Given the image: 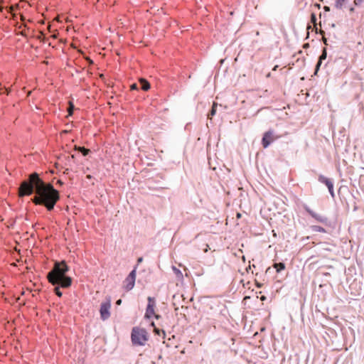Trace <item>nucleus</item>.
<instances>
[{"label":"nucleus","instance_id":"1","mask_svg":"<svg viewBox=\"0 0 364 364\" xmlns=\"http://www.w3.org/2000/svg\"><path fill=\"white\" fill-rule=\"evenodd\" d=\"M35 192L32 199L35 205H43L47 210H53L60 200V193L50 183H45L36 172L28 176L27 180L22 181L18 188V196L23 197L31 196Z\"/></svg>","mask_w":364,"mask_h":364},{"label":"nucleus","instance_id":"2","mask_svg":"<svg viewBox=\"0 0 364 364\" xmlns=\"http://www.w3.org/2000/svg\"><path fill=\"white\" fill-rule=\"evenodd\" d=\"M68 271L69 267L64 260L55 262L52 270L47 274L48 281L53 285L68 288L72 284L71 277L66 276Z\"/></svg>","mask_w":364,"mask_h":364},{"label":"nucleus","instance_id":"3","mask_svg":"<svg viewBox=\"0 0 364 364\" xmlns=\"http://www.w3.org/2000/svg\"><path fill=\"white\" fill-rule=\"evenodd\" d=\"M149 339L148 331L139 326H134L132 329L131 341L134 346H144Z\"/></svg>","mask_w":364,"mask_h":364},{"label":"nucleus","instance_id":"4","mask_svg":"<svg viewBox=\"0 0 364 364\" xmlns=\"http://www.w3.org/2000/svg\"><path fill=\"white\" fill-rule=\"evenodd\" d=\"M350 1L352 4L348 7L350 12H354L356 6H360L364 3V0H336L334 6L337 9H342L346 7Z\"/></svg>","mask_w":364,"mask_h":364},{"label":"nucleus","instance_id":"5","mask_svg":"<svg viewBox=\"0 0 364 364\" xmlns=\"http://www.w3.org/2000/svg\"><path fill=\"white\" fill-rule=\"evenodd\" d=\"M148 304L146 309V312L144 315V318L146 319H150L153 317H155L156 318H159V316L155 314V306H156V301L154 298L149 296L148 299Z\"/></svg>","mask_w":364,"mask_h":364},{"label":"nucleus","instance_id":"6","mask_svg":"<svg viewBox=\"0 0 364 364\" xmlns=\"http://www.w3.org/2000/svg\"><path fill=\"white\" fill-rule=\"evenodd\" d=\"M111 299L107 298L100 305V314L102 320L105 321L110 317Z\"/></svg>","mask_w":364,"mask_h":364},{"label":"nucleus","instance_id":"7","mask_svg":"<svg viewBox=\"0 0 364 364\" xmlns=\"http://www.w3.org/2000/svg\"><path fill=\"white\" fill-rule=\"evenodd\" d=\"M279 136H274L273 132L269 130L263 134L262 139V145L266 149L267 148L275 139H278Z\"/></svg>","mask_w":364,"mask_h":364},{"label":"nucleus","instance_id":"8","mask_svg":"<svg viewBox=\"0 0 364 364\" xmlns=\"http://www.w3.org/2000/svg\"><path fill=\"white\" fill-rule=\"evenodd\" d=\"M135 279H136V268L134 269L127 277L125 279L124 283V288L127 291H129L133 289L135 284Z\"/></svg>","mask_w":364,"mask_h":364},{"label":"nucleus","instance_id":"9","mask_svg":"<svg viewBox=\"0 0 364 364\" xmlns=\"http://www.w3.org/2000/svg\"><path fill=\"white\" fill-rule=\"evenodd\" d=\"M304 210L306 212L311 215L313 218H314L317 222L321 223L323 224H327L328 220L326 217L320 215L316 213L314 211L311 210L307 205H304Z\"/></svg>","mask_w":364,"mask_h":364},{"label":"nucleus","instance_id":"10","mask_svg":"<svg viewBox=\"0 0 364 364\" xmlns=\"http://www.w3.org/2000/svg\"><path fill=\"white\" fill-rule=\"evenodd\" d=\"M318 181L320 183L325 184L327 187L329 185H331V183H333V181L331 178H328L324 176L323 175H319L318 177Z\"/></svg>","mask_w":364,"mask_h":364},{"label":"nucleus","instance_id":"11","mask_svg":"<svg viewBox=\"0 0 364 364\" xmlns=\"http://www.w3.org/2000/svg\"><path fill=\"white\" fill-rule=\"evenodd\" d=\"M139 84L141 86V89L144 91H147L150 89V83L144 78L140 79Z\"/></svg>","mask_w":364,"mask_h":364},{"label":"nucleus","instance_id":"12","mask_svg":"<svg viewBox=\"0 0 364 364\" xmlns=\"http://www.w3.org/2000/svg\"><path fill=\"white\" fill-rule=\"evenodd\" d=\"M326 56H327V51H326V48H323V50H322V53L321 55H320L319 57V60L317 63V65H316V69H318V68L320 67L321 64V62L322 60H325L326 58Z\"/></svg>","mask_w":364,"mask_h":364},{"label":"nucleus","instance_id":"13","mask_svg":"<svg viewBox=\"0 0 364 364\" xmlns=\"http://www.w3.org/2000/svg\"><path fill=\"white\" fill-rule=\"evenodd\" d=\"M273 267L276 269L277 272H280L284 270L286 267L285 264L283 262L274 263Z\"/></svg>","mask_w":364,"mask_h":364},{"label":"nucleus","instance_id":"14","mask_svg":"<svg viewBox=\"0 0 364 364\" xmlns=\"http://www.w3.org/2000/svg\"><path fill=\"white\" fill-rule=\"evenodd\" d=\"M75 149L81 152L83 156H87L90 152V149H86L84 146H75Z\"/></svg>","mask_w":364,"mask_h":364},{"label":"nucleus","instance_id":"15","mask_svg":"<svg viewBox=\"0 0 364 364\" xmlns=\"http://www.w3.org/2000/svg\"><path fill=\"white\" fill-rule=\"evenodd\" d=\"M217 104L215 102L213 103L212 108L210 112L208 114V117L211 119L213 116H214L216 113Z\"/></svg>","mask_w":364,"mask_h":364},{"label":"nucleus","instance_id":"16","mask_svg":"<svg viewBox=\"0 0 364 364\" xmlns=\"http://www.w3.org/2000/svg\"><path fill=\"white\" fill-rule=\"evenodd\" d=\"M311 230L314 232H326V230L319 225H312Z\"/></svg>","mask_w":364,"mask_h":364},{"label":"nucleus","instance_id":"17","mask_svg":"<svg viewBox=\"0 0 364 364\" xmlns=\"http://www.w3.org/2000/svg\"><path fill=\"white\" fill-rule=\"evenodd\" d=\"M173 272H175L176 277L181 279H183V274L182 272H181V270H179L178 269H177L176 267H173Z\"/></svg>","mask_w":364,"mask_h":364},{"label":"nucleus","instance_id":"18","mask_svg":"<svg viewBox=\"0 0 364 364\" xmlns=\"http://www.w3.org/2000/svg\"><path fill=\"white\" fill-rule=\"evenodd\" d=\"M60 287H61L60 285H58L57 287H55L54 289V292L55 294L58 296V297H61L62 295H63V293L62 291H60Z\"/></svg>","mask_w":364,"mask_h":364},{"label":"nucleus","instance_id":"19","mask_svg":"<svg viewBox=\"0 0 364 364\" xmlns=\"http://www.w3.org/2000/svg\"><path fill=\"white\" fill-rule=\"evenodd\" d=\"M327 188L328 189L329 193L331 194V197L334 198L335 193H334V191H333V183H332L331 185H329Z\"/></svg>","mask_w":364,"mask_h":364},{"label":"nucleus","instance_id":"20","mask_svg":"<svg viewBox=\"0 0 364 364\" xmlns=\"http://www.w3.org/2000/svg\"><path fill=\"white\" fill-rule=\"evenodd\" d=\"M73 109H74L73 104L72 102H70L69 107L68 108V115H72L73 114Z\"/></svg>","mask_w":364,"mask_h":364},{"label":"nucleus","instance_id":"21","mask_svg":"<svg viewBox=\"0 0 364 364\" xmlns=\"http://www.w3.org/2000/svg\"><path fill=\"white\" fill-rule=\"evenodd\" d=\"M130 88L131 90H137L138 89V86L136 83H134L132 84L131 86H130Z\"/></svg>","mask_w":364,"mask_h":364},{"label":"nucleus","instance_id":"22","mask_svg":"<svg viewBox=\"0 0 364 364\" xmlns=\"http://www.w3.org/2000/svg\"><path fill=\"white\" fill-rule=\"evenodd\" d=\"M311 21H312L313 23H315V21H316V15H315V14H311Z\"/></svg>","mask_w":364,"mask_h":364},{"label":"nucleus","instance_id":"23","mask_svg":"<svg viewBox=\"0 0 364 364\" xmlns=\"http://www.w3.org/2000/svg\"><path fill=\"white\" fill-rule=\"evenodd\" d=\"M18 4H16L15 6H11L9 8V11L11 12L12 11H14V8H18Z\"/></svg>","mask_w":364,"mask_h":364},{"label":"nucleus","instance_id":"24","mask_svg":"<svg viewBox=\"0 0 364 364\" xmlns=\"http://www.w3.org/2000/svg\"><path fill=\"white\" fill-rule=\"evenodd\" d=\"M322 40H323V43L325 45H327V39L324 36H323Z\"/></svg>","mask_w":364,"mask_h":364},{"label":"nucleus","instance_id":"25","mask_svg":"<svg viewBox=\"0 0 364 364\" xmlns=\"http://www.w3.org/2000/svg\"><path fill=\"white\" fill-rule=\"evenodd\" d=\"M5 90V92L6 93V95H9L11 92V90L10 89H7V88H4Z\"/></svg>","mask_w":364,"mask_h":364},{"label":"nucleus","instance_id":"26","mask_svg":"<svg viewBox=\"0 0 364 364\" xmlns=\"http://www.w3.org/2000/svg\"><path fill=\"white\" fill-rule=\"evenodd\" d=\"M121 303H122V300H121V299H118V300L117 301V302H116V304H117V305H120V304H121Z\"/></svg>","mask_w":364,"mask_h":364},{"label":"nucleus","instance_id":"27","mask_svg":"<svg viewBox=\"0 0 364 364\" xmlns=\"http://www.w3.org/2000/svg\"><path fill=\"white\" fill-rule=\"evenodd\" d=\"M208 249H209V246H208V245H206V247H205V249L204 250V252H207L208 251Z\"/></svg>","mask_w":364,"mask_h":364},{"label":"nucleus","instance_id":"28","mask_svg":"<svg viewBox=\"0 0 364 364\" xmlns=\"http://www.w3.org/2000/svg\"><path fill=\"white\" fill-rule=\"evenodd\" d=\"M154 331L156 334L159 335V330L158 328H154Z\"/></svg>","mask_w":364,"mask_h":364},{"label":"nucleus","instance_id":"29","mask_svg":"<svg viewBox=\"0 0 364 364\" xmlns=\"http://www.w3.org/2000/svg\"><path fill=\"white\" fill-rule=\"evenodd\" d=\"M57 183H58V184H60V185H63V183L62 182V181L58 180V181H57Z\"/></svg>","mask_w":364,"mask_h":364},{"label":"nucleus","instance_id":"30","mask_svg":"<svg viewBox=\"0 0 364 364\" xmlns=\"http://www.w3.org/2000/svg\"><path fill=\"white\" fill-rule=\"evenodd\" d=\"M21 20L22 21H25V18H24V16H23V15H21Z\"/></svg>","mask_w":364,"mask_h":364},{"label":"nucleus","instance_id":"31","mask_svg":"<svg viewBox=\"0 0 364 364\" xmlns=\"http://www.w3.org/2000/svg\"><path fill=\"white\" fill-rule=\"evenodd\" d=\"M324 10H325V11H328L330 9H329V7H328V6H324Z\"/></svg>","mask_w":364,"mask_h":364},{"label":"nucleus","instance_id":"32","mask_svg":"<svg viewBox=\"0 0 364 364\" xmlns=\"http://www.w3.org/2000/svg\"><path fill=\"white\" fill-rule=\"evenodd\" d=\"M141 261H142V258L141 257L138 259V262H141Z\"/></svg>","mask_w":364,"mask_h":364},{"label":"nucleus","instance_id":"33","mask_svg":"<svg viewBox=\"0 0 364 364\" xmlns=\"http://www.w3.org/2000/svg\"><path fill=\"white\" fill-rule=\"evenodd\" d=\"M277 67H278L277 65L274 66V68H273V70H276Z\"/></svg>","mask_w":364,"mask_h":364},{"label":"nucleus","instance_id":"34","mask_svg":"<svg viewBox=\"0 0 364 364\" xmlns=\"http://www.w3.org/2000/svg\"><path fill=\"white\" fill-rule=\"evenodd\" d=\"M264 299H265V297L264 296H262V298H261L262 300H264Z\"/></svg>","mask_w":364,"mask_h":364},{"label":"nucleus","instance_id":"35","mask_svg":"<svg viewBox=\"0 0 364 364\" xmlns=\"http://www.w3.org/2000/svg\"><path fill=\"white\" fill-rule=\"evenodd\" d=\"M237 218H240V213H237Z\"/></svg>","mask_w":364,"mask_h":364},{"label":"nucleus","instance_id":"36","mask_svg":"<svg viewBox=\"0 0 364 364\" xmlns=\"http://www.w3.org/2000/svg\"><path fill=\"white\" fill-rule=\"evenodd\" d=\"M1 93H2V92H1V90H0V95H1Z\"/></svg>","mask_w":364,"mask_h":364},{"label":"nucleus","instance_id":"37","mask_svg":"<svg viewBox=\"0 0 364 364\" xmlns=\"http://www.w3.org/2000/svg\"><path fill=\"white\" fill-rule=\"evenodd\" d=\"M1 2V0H0V3Z\"/></svg>","mask_w":364,"mask_h":364}]
</instances>
